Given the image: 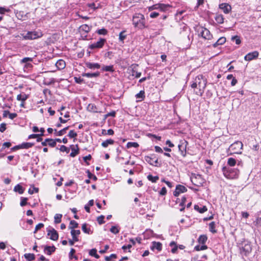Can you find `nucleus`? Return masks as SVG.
<instances>
[{"mask_svg": "<svg viewBox=\"0 0 261 261\" xmlns=\"http://www.w3.org/2000/svg\"><path fill=\"white\" fill-rule=\"evenodd\" d=\"M195 81L197 83L198 88V90L196 91V94L201 96L204 92L206 85V80L204 78L202 75L200 74L195 77Z\"/></svg>", "mask_w": 261, "mask_h": 261, "instance_id": "1", "label": "nucleus"}, {"mask_svg": "<svg viewBox=\"0 0 261 261\" xmlns=\"http://www.w3.org/2000/svg\"><path fill=\"white\" fill-rule=\"evenodd\" d=\"M133 23L135 27L140 29L145 28V18L144 15L141 14H137L133 18Z\"/></svg>", "mask_w": 261, "mask_h": 261, "instance_id": "2", "label": "nucleus"}, {"mask_svg": "<svg viewBox=\"0 0 261 261\" xmlns=\"http://www.w3.org/2000/svg\"><path fill=\"white\" fill-rule=\"evenodd\" d=\"M243 144L241 141H236L230 145L229 148V150L231 151V153L240 154L242 153V149H243Z\"/></svg>", "mask_w": 261, "mask_h": 261, "instance_id": "3", "label": "nucleus"}, {"mask_svg": "<svg viewBox=\"0 0 261 261\" xmlns=\"http://www.w3.org/2000/svg\"><path fill=\"white\" fill-rule=\"evenodd\" d=\"M43 36L42 32L38 31H29L23 36V38L26 40H33L41 37Z\"/></svg>", "mask_w": 261, "mask_h": 261, "instance_id": "4", "label": "nucleus"}, {"mask_svg": "<svg viewBox=\"0 0 261 261\" xmlns=\"http://www.w3.org/2000/svg\"><path fill=\"white\" fill-rule=\"evenodd\" d=\"M170 7V6L169 5L159 3L149 7L148 10L150 11L153 10H160L161 11L164 12Z\"/></svg>", "mask_w": 261, "mask_h": 261, "instance_id": "5", "label": "nucleus"}, {"mask_svg": "<svg viewBox=\"0 0 261 261\" xmlns=\"http://www.w3.org/2000/svg\"><path fill=\"white\" fill-rule=\"evenodd\" d=\"M138 65L136 64L131 65L127 69L128 73L133 76H135L136 78L140 77L141 75V73L140 72H138Z\"/></svg>", "mask_w": 261, "mask_h": 261, "instance_id": "6", "label": "nucleus"}, {"mask_svg": "<svg viewBox=\"0 0 261 261\" xmlns=\"http://www.w3.org/2000/svg\"><path fill=\"white\" fill-rule=\"evenodd\" d=\"M191 180L193 185L197 187L202 186V184L204 182V179L199 174L192 175V177H191Z\"/></svg>", "mask_w": 261, "mask_h": 261, "instance_id": "7", "label": "nucleus"}, {"mask_svg": "<svg viewBox=\"0 0 261 261\" xmlns=\"http://www.w3.org/2000/svg\"><path fill=\"white\" fill-rule=\"evenodd\" d=\"M225 168H223L224 176L227 178H233L238 176L239 171L238 170H233L230 169L227 171L224 170Z\"/></svg>", "mask_w": 261, "mask_h": 261, "instance_id": "8", "label": "nucleus"}, {"mask_svg": "<svg viewBox=\"0 0 261 261\" xmlns=\"http://www.w3.org/2000/svg\"><path fill=\"white\" fill-rule=\"evenodd\" d=\"M251 244L248 242L244 243V245L240 248L241 253L245 256L248 255L251 252Z\"/></svg>", "mask_w": 261, "mask_h": 261, "instance_id": "9", "label": "nucleus"}, {"mask_svg": "<svg viewBox=\"0 0 261 261\" xmlns=\"http://www.w3.org/2000/svg\"><path fill=\"white\" fill-rule=\"evenodd\" d=\"M106 42V40L105 39L100 38L97 42L90 45L89 48L91 49L101 48L103 47Z\"/></svg>", "mask_w": 261, "mask_h": 261, "instance_id": "10", "label": "nucleus"}, {"mask_svg": "<svg viewBox=\"0 0 261 261\" xmlns=\"http://www.w3.org/2000/svg\"><path fill=\"white\" fill-rule=\"evenodd\" d=\"M199 35L201 36L202 38L208 40L211 39L212 37L210 31L204 28H201L200 29Z\"/></svg>", "mask_w": 261, "mask_h": 261, "instance_id": "11", "label": "nucleus"}, {"mask_svg": "<svg viewBox=\"0 0 261 261\" xmlns=\"http://www.w3.org/2000/svg\"><path fill=\"white\" fill-rule=\"evenodd\" d=\"M47 236H50L49 239L53 241H57L59 238L58 233L53 228L47 230Z\"/></svg>", "mask_w": 261, "mask_h": 261, "instance_id": "12", "label": "nucleus"}, {"mask_svg": "<svg viewBox=\"0 0 261 261\" xmlns=\"http://www.w3.org/2000/svg\"><path fill=\"white\" fill-rule=\"evenodd\" d=\"M187 191V188L181 185H178L176 187L175 190L173 192V195L174 196H178L180 193H184Z\"/></svg>", "mask_w": 261, "mask_h": 261, "instance_id": "13", "label": "nucleus"}, {"mask_svg": "<svg viewBox=\"0 0 261 261\" xmlns=\"http://www.w3.org/2000/svg\"><path fill=\"white\" fill-rule=\"evenodd\" d=\"M258 55L259 53L257 51L249 53L245 56L244 59L246 61H250L257 58L258 56Z\"/></svg>", "mask_w": 261, "mask_h": 261, "instance_id": "14", "label": "nucleus"}, {"mask_svg": "<svg viewBox=\"0 0 261 261\" xmlns=\"http://www.w3.org/2000/svg\"><path fill=\"white\" fill-rule=\"evenodd\" d=\"M188 144L187 141L179 144L178 146L179 151L182 156H185L186 155V145Z\"/></svg>", "mask_w": 261, "mask_h": 261, "instance_id": "15", "label": "nucleus"}, {"mask_svg": "<svg viewBox=\"0 0 261 261\" xmlns=\"http://www.w3.org/2000/svg\"><path fill=\"white\" fill-rule=\"evenodd\" d=\"M219 8L222 9L225 14L229 13L231 9L230 5L226 3H222L220 4L219 5Z\"/></svg>", "mask_w": 261, "mask_h": 261, "instance_id": "16", "label": "nucleus"}, {"mask_svg": "<svg viewBox=\"0 0 261 261\" xmlns=\"http://www.w3.org/2000/svg\"><path fill=\"white\" fill-rule=\"evenodd\" d=\"M70 148L72 151L70 154V156L71 157H75L76 155H77L79 153V148L78 145H75V146L73 145H71L70 146Z\"/></svg>", "mask_w": 261, "mask_h": 261, "instance_id": "17", "label": "nucleus"}, {"mask_svg": "<svg viewBox=\"0 0 261 261\" xmlns=\"http://www.w3.org/2000/svg\"><path fill=\"white\" fill-rule=\"evenodd\" d=\"M56 249L55 246H45L44 247V251L47 255H51L52 253L54 252Z\"/></svg>", "mask_w": 261, "mask_h": 261, "instance_id": "18", "label": "nucleus"}, {"mask_svg": "<svg viewBox=\"0 0 261 261\" xmlns=\"http://www.w3.org/2000/svg\"><path fill=\"white\" fill-rule=\"evenodd\" d=\"M87 110L93 113H101V111H99L98 109L93 103H90L87 107Z\"/></svg>", "mask_w": 261, "mask_h": 261, "instance_id": "19", "label": "nucleus"}, {"mask_svg": "<svg viewBox=\"0 0 261 261\" xmlns=\"http://www.w3.org/2000/svg\"><path fill=\"white\" fill-rule=\"evenodd\" d=\"M85 64L87 67L92 69H99L100 68V64L97 63L87 62Z\"/></svg>", "mask_w": 261, "mask_h": 261, "instance_id": "20", "label": "nucleus"}, {"mask_svg": "<svg viewBox=\"0 0 261 261\" xmlns=\"http://www.w3.org/2000/svg\"><path fill=\"white\" fill-rule=\"evenodd\" d=\"M100 75V72L99 71H97L94 73H82V76H86L89 78L91 77H96L99 76Z\"/></svg>", "mask_w": 261, "mask_h": 261, "instance_id": "21", "label": "nucleus"}, {"mask_svg": "<svg viewBox=\"0 0 261 261\" xmlns=\"http://www.w3.org/2000/svg\"><path fill=\"white\" fill-rule=\"evenodd\" d=\"M81 233V231L80 230H71V234L72 237V239L75 242L79 241V239L77 237V236H79Z\"/></svg>", "mask_w": 261, "mask_h": 261, "instance_id": "22", "label": "nucleus"}, {"mask_svg": "<svg viewBox=\"0 0 261 261\" xmlns=\"http://www.w3.org/2000/svg\"><path fill=\"white\" fill-rule=\"evenodd\" d=\"M56 67L59 69H63L65 67V62L63 60H59L56 63Z\"/></svg>", "mask_w": 261, "mask_h": 261, "instance_id": "23", "label": "nucleus"}, {"mask_svg": "<svg viewBox=\"0 0 261 261\" xmlns=\"http://www.w3.org/2000/svg\"><path fill=\"white\" fill-rule=\"evenodd\" d=\"M162 248V244L160 242H153L152 246L151 247V249H157L158 251H161Z\"/></svg>", "mask_w": 261, "mask_h": 261, "instance_id": "24", "label": "nucleus"}, {"mask_svg": "<svg viewBox=\"0 0 261 261\" xmlns=\"http://www.w3.org/2000/svg\"><path fill=\"white\" fill-rule=\"evenodd\" d=\"M194 209L195 210L198 211L200 213H203L207 211V208L206 206H202V207H200L198 205H194Z\"/></svg>", "mask_w": 261, "mask_h": 261, "instance_id": "25", "label": "nucleus"}, {"mask_svg": "<svg viewBox=\"0 0 261 261\" xmlns=\"http://www.w3.org/2000/svg\"><path fill=\"white\" fill-rule=\"evenodd\" d=\"M226 42V38L224 37H220L216 42L213 44L214 47H216L219 45H222Z\"/></svg>", "mask_w": 261, "mask_h": 261, "instance_id": "26", "label": "nucleus"}, {"mask_svg": "<svg viewBox=\"0 0 261 261\" xmlns=\"http://www.w3.org/2000/svg\"><path fill=\"white\" fill-rule=\"evenodd\" d=\"M14 191L18 192L19 194H21L24 191V189L19 184L17 185L14 188Z\"/></svg>", "mask_w": 261, "mask_h": 261, "instance_id": "27", "label": "nucleus"}, {"mask_svg": "<svg viewBox=\"0 0 261 261\" xmlns=\"http://www.w3.org/2000/svg\"><path fill=\"white\" fill-rule=\"evenodd\" d=\"M114 141L113 139H108L101 143V146L105 148L107 147L109 145H112L114 143Z\"/></svg>", "mask_w": 261, "mask_h": 261, "instance_id": "28", "label": "nucleus"}, {"mask_svg": "<svg viewBox=\"0 0 261 261\" xmlns=\"http://www.w3.org/2000/svg\"><path fill=\"white\" fill-rule=\"evenodd\" d=\"M87 224L86 223L83 224L82 226V230L86 233L92 234L93 231L91 230L90 228H87Z\"/></svg>", "mask_w": 261, "mask_h": 261, "instance_id": "29", "label": "nucleus"}, {"mask_svg": "<svg viewBox=\"0 0 261 261\" xmlns=\"http://www.w3.org/2000/svg\"><path fill=\"white\" fill-rule=\"evenodd\" d=\"M34 144L33 143H29V142L23 143L21 144H20V149H22V148L27 149V148L32 147L33 146H34Z\"/></svg>", "mask_w": 261, "mask_h": 261, "instance_id": "30", "label": "nucleus"}, {"mask_svg": "<svg viewBox=\"0 0 261 261\" xmlns=\"http://www.w3.org/2000/svg\"><path fill=\"white\" fill-rule=\"evenodd\" d=\"M79 226V224L74 220H71L70 222V226H69V228L71 230H74V228H77Z\"/></svg>", "mask_w": 261, "mask_h": 261, "instance_id": "31", "label": "nucleus"}, {"mask_svg": "<svg viewBox=\"0 0 261 261\" xmlns=\"http://www.w3.org/2000/svg\"><path fill=\"white\" fill-rule=\"evenodd\" d=\"M136 97L137 99H141L140 101L144 100L145 98V92L143 90H141L140 92L136 95Z\"/></svg>", "mask_w": 261, "mask_h": 261, "instance_id": "32", "label": "nucleus"}, {"mask_svg": "<svg viewBox=\"0 0 261 261\" xmlns=\"http://www.w3.org/2000/svg\"><path fill=\"white\" fill-rule=\"evenodd\" d=\"M24 256L28 261H32L35 258V256L33 253H26Z\"/></svg>", "mask_w": 261, "mask_h": 261, "instance_id": "33", "label": "nucleus"}, {"mask_svg": "<svg viewBox=\"0 0 261 261\" xmlns=\"http://www.w3.org/2000/svg\"><path fill=\"white\" fill-rule=\"evenodd\" d=\"M215 20L218 23L222 24L224 22V17L222 15L219 14L215 17Z\"/></svg>", "mask_w": 261, "mask_h": 261, "instance_id": "34", "label": "nucleus"}, {"mask_svg": "<svg viewBox=\"0 0 261 261\" xmlns=\"http://www.w3.org/2000/svg\"><path fill=\"white\" fill-rule=\"evenodd\" d=\"M28 98V96L25 94L23 95L20 94L17 96V100L24 102V101Z\"/></svg>", "mask_w": 261, "mask_h": 261, "instance_id": "35", "label": "nucleus"}, {"mask_svg": "<svg viewBox=\"0 0 261 261\" xmlns=\"http://www.w3.org/2000/svg\"><path fill=\"white\" fill-rule=\"evenodd\" d=\"M207 240L205 235H201L198 238V242L200 244H204Z\"/></svg>", "mask_w": 261, "mask_h": 261, "instance_id": "36", "label": "nucleus"}, {"mask_svg": "<svg viewBox=\"0 0 261 261\" xmlns=\"http://www.w3.org/2000/svg\"><path fill=\"white\" fill-rule=\"evenodd\" d=\"M216 224L215 222H212L209 224L210 231L212 233L217 232V230L215 229Z\"/></svg>", "mask_w": 261, "mask_h": 261, "instance_id": "37", "label": "nucleus"}, {"mask_svg": "<svg viewBox=\"0 0 261 261\" xmlns=\"http://www.w3.org/2000/svg\"><path fill=\"white\" fill-rule=\"evenodd\" d=\"M62 217V214H56L54 219H55V223L58 224L61 222V218Z\"/></svg>", "mask_w": 261, "mask_h": 261, "instance_id": "38", "label": "nucleus"}, {"mask_svg": "<svg viewBox=\"0 0 261 261\" xmlns=\"http://www.w3.org/2000/svg\"><path fill=\"white\" fill-rule=\"evenodd\" d=\"M139 146V144L137 142H129L127 143L126 147L128 148H131V147H135L137 148Z\"/></svg>", "mask_w": 261, "mask_h": 261, "instance_id": "39", "label": "nucleus"}, {"mask_svg": "<svg viewBox=\"0 0 261 261\" xmlns=\"http://www.w3.org/2000/svg\"><path fill=\"white\" fill-rule=\"evenodd\" d=\"M147 179L152 182H155L159 179V177L158 176H153L152 175L149 174L147 176Z\"/></svg>", "mask_w": 261, "mask_h": 261, "instance_id": "40", "label": "nucleus"}, {"mask_svg": "<svg viewBox=\"0 0 261 261\" xmlns=\"http://www.w3.org/2000/svg\"><path fill=\"white\" fill-rule=\"evenodd\" d=\"M69 126H67V127L64 128L63 129L60 130L58 132H57L56 135L59 136L63 135L64 134H65L66 133V131L69 129Z\"/></svg>", "mask_w": 261, "mask_h": 261, "instance_id": "41", "label": "nucleus"}, {"mask_svg": "<svg viewBox=\"0 0 261 261\" xmlns=\"http://www.w3.org/2000/svg\"><path fill=\"white\" fill-rule=\"evenodd\" d=\"M46 141L48 142V145L51 147H54L56 145L55 140L52 139H46Z\"/></svg>", "mask_w": 261, "mask_h": 261, "instance_id": "42", "label": "nucleus"}, {"mask_svg": "<svg viewBox=\"0 0 261 261\" xmlns=\"http://www.w3.org/2000/svg\"><path fill=\"white\" fill-rule=\"evenodd\" d=\"M207 248V246L203 245L202 246L197 245L195 247L194 249L196 251H200L205 250Z\"/></svg>", "mask_w": 261, "mask_h": 261, "instance_id": "43", "label": "nucleus"}, {"mask_svg": "<svg viewBox=\"0 0 261 261\" xmlns=\"http://www.w3.org/2000/svg\"><path fill=\"white\" fill-rule=\"evenodd\" d=\"M102 70L113 72L114 71L113 66H105L102 67Z\"/></svg>", "mask_w": 261, "mask_h": 261, "instance_id": "44", "label": "nucleus"}, {"mask_svg": "<svg viewBox=\"0 0 261 261\" xmlns=\"http://www.w3.org/2000/svg\"><path fill=\"white\" fill-rule=\"evenodd\" d=\"M227 164L230 166H233L236 164V161L232 158H230L228 159Z\"/></svg>", "mask_w": 261, "mask_h": 261, "instance_id": "45", "label": "nucleus"}, {"mask_svg": "<svg viewBox=\"0 0 261 261\" xmlns=\"http://www.w3.org/2000/svg\"><path fill=\"white\" fill-rule=\"evenodd\" d=\"M96 33L97 34H98L99 35H107V33H108V31L104 29V28H102L101 29H99V30H98L96 31Z\"/></svg>", "mask_w": 261, "mask_h": 261, "instance_id": "46", "label": "nucleus"}, {"mask_svg": "<svg viewBox=\"0 0 261 261\" xmlns=\"http://www.w3.org/2000/svg\"><path fill=\"white\" fill-rule=\"evenodd\" d=\"M231 40L233 41H235L236 43L238 45L240 44L241 42L240 37L238 36L232 37Z\"/></svg>", "mask_w": 261, "mask_h": 261, "instance_id": "47", "label": "nucleus"}, {"mask_svg": "<svg viewBox=\"0 0 261 261\" xmlns=\"http://www.w3.org/2000/svg\"><path fill=\"white\" fill-rule=\"evenodd\" d=\"M87 174H88V177H89V179L92 178L93 180H95V181L97 180V177H96L95 175H94L92 174L90 172V171H89V170H88L87 171Z\"/></svg>", "mask_w": 261, "mask_h": 261, "instance_id": "48", "label": "nucleus"}, {"mask_svg": "<svg viewBox=\"0 0 261 261\" xmlns=\"http://www.w3.org/2000/svg\"><path fill=\"white\" fill-rule=\"evenodd\" d=\"M33 61V58H29V57H25L23 58L20 62L21 63H30V62Z\"/></svg>", "mask_w": 261, "mask_h": 261, "instance_id": "49", "label": "nucleus"}, {"mask_svg": "<svg viewBox=\"0 0 261 261\" xmlns=\"http://www.w3.org/2000/svg\"><path fill=\"white\" fill-rule=\"evenodd\" d=\"M28 198L25 197H21V201L20 205L21 206H24L28 204L27 202Z\"/></svg>", "mask_w": 261, "mask_h": 261, "instance_id": "50", "label": "nucleus"}, {"mask_svg": "<svg viewBox=\"0 0 261 261\" xmlns=\"http://www.w3.org/2000/svg\"><path fill=\"white\" fill-rule=\"evenodd\" d=\"M83 31L86 33H88L90 31L91 28L87 24H84L81 26Z\"/></svg>", "mask_w": 261, "mask_h": 261, "instance_id": "51", "label": "nucleus"}, {"mask_svg": "<svg viewBox=\"0 0 261 261\" xmlns=\"http://www.w3.org/2000/svg\"><path fill=\"white\" fill-rule=\"evenodd\" d=\"M105 218V216L103 215H101L97 217V221H98V223L99 224H102L105 223V221L103 220Z\"/></svg>", "mask_w": 261, "mask_h": 261, "instance_id": "52", "label": "nucleus"}, {"mask_svg": "<svg viewBox=\"0 0 261 261\" xmlns=\"http://www.w3.org/2000/svg\"><path fill=\"white\" fill-rule=\"evenodd\" d=\"M68 136L70 138H74L77 136V134L74 130H71L69 131Z\"/></svg>", "mask_w": 261, "mask_h": 261, "instance_id": "53", "label": "nucleus"}, {"mask_svg": "<svg viewBox=\"0 0 261 261\" xmlns=\"http://www.w3.org/2000/svg\"><path fill=\"white\" fill-rule=\"evenodd\" d=\"M124 33H125V31H122L120 33L119 35V40L121 41H122V42L126 38V35L124 34Z\"/></svg>", "mask_w": 261, "mask_h": 261, "instance_id": "54", "label": "nucleus"}, {"mask_svg": "<svg viewBox=\"0 0 261 261\" xmlns=\"http://www.w3.org/2000/svg\"><path fill=\"white\" fill-rule=\"evenodd\" d=\"M44 227V224L42 223H39L35 227V230L34 231V233H36L39 229Z\"/></svg>", "mask_w": 261, "mask_h": 261, "instance_id": "55", "label": "nucleus"}, {"mask_svg": "<svg viewBox=\"0 0 261 261\" xmlns=\"http://www.w3.org/2000/svg\"><path fill=\"white\" fill-rule=\"evenodd\" d=\"M110 231L114 234H117L119 232V230L116 226H113L110 229Z\"/></svg>", "mask_w": 261, "mask_h": 261, "instance_id": "56", "label": "nucleus"}, {"mask_svg": "<svg viewBox=\"0 0 261 261\" xmlns=\"http://www.w3.org/2000/svg\"><path fill=\"white\" fill-rule=\"evenodd\" d=\"M60 150L62 152H66L67 153H68L70 150L65 145H61L60 148Z\"/></svg>", "mask_w": 261, "mask_h": 261, "instance_id": "57", "label": "nucleus"}, {"mask_svg": "<svg viewBox=\"0 0 261 261\" xmlns=\"http://www.w3.org/2000/svg\"><path fill=\"white\" fill-rule=\"evenodd\" d=\"M117 258V255L115 254H112L109 256H106L105 260L106 261H110L111 258Z\"/></svg>", "mask_w": 261, "mask_h": 261, "instance_id": "58", "label": "nucleus"}, {"mask_svg": "<svg viewBox=\"0 0 261 261\" xmlns=\"http://www.w3.org/2000/svg\"><path fill=\"white\" fill-rule=\"evenodd\" d=\"M145 161L149 163L150 165H154V163L152 162V159L149 156H146L145 157Z\"/></svg>", "mask_w": 261, "mask_h": 261, "instance_id": "59", "label": "nucleus"}, {"mask_svg": "<svg viewBox=\"0 0 261 261\" xmlns=\"http://www.w3.org/2000/svg\"><path fill=\"white\" fill-rule=\"evenodd\" d=\"M11 146V143L10 142H5L3 144V147L1 149V151L4 150L6 147L9 148Z\"/></svg>", "mask_w": 261, "mask_h": 261, "instance_id": "60", "label": "nucleus"}, {"mask_svg": "<svg viewBox=\"0 0 261 261\" xmlns=\"http://www.w3.org/2000/svg\"><path fill=\"white\" fill-rule=\"evenodd\" d=\"M39 191L38 188L34 187L33 190H32L31 189H29L28 191V193L30 194H33L34 192L38 193Z\"/></svg>", "mask_w": 261, "mask_h": 261, "instance_id": "61", "label": "nucleus"}, {"mask_svg": "<svg viewBox=\"0 0 261 261\" xmlns=\"http://www.w3.org/2000/svg\"><path fill=\"white\" fill-rule=\"evenodd\" d=\"M6 129V124L5 123H2L1 124L0 127V132L3 133Z\"/></svg>", "mask_w": 261, "mask_h": 261, "instance_id": "62", "label": "nucleus"}, {"mask_svg": "<svg viewBox=\"0 0 261 261\" xmlns=\"http://www.w3.org/2000/svg\"><path fill=\"white\" fill-rule=\"evenodd\" d=\"M255 225L257 226H261V218L257 217L255 221Z\"/></svg>", "mask_w": 261, "mask_h": 261, "instance_id": "63", "label": "nucleus"}, {"mask_svg": "<svg viewBox=\"0 0 261 261\" xmlns=\"http://www.w3.org/2000/svg\"><path fill=\"white\" fill-rule=\"evenodd\" d=\"M74 80L75 82L77 84H81L84 81V80L83 79H81L80 77H74Z\"/></svg>", "mask_w": 261, "mask_h": 261, "instance_id": "64", "label": "nucleus"}]
</instances>
